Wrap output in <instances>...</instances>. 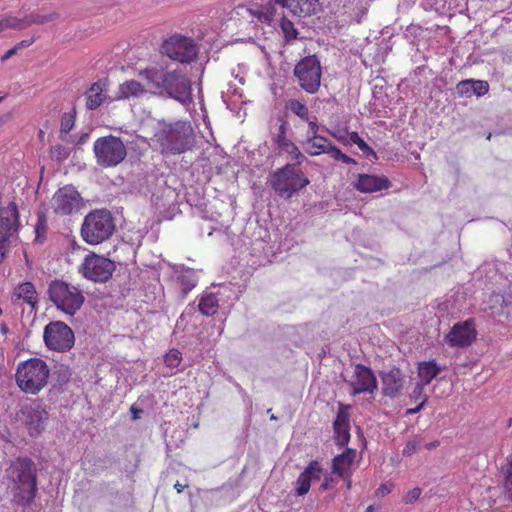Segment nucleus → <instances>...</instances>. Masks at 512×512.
Instances as JSON below:
<instances>
[{"label": "nucleus", "mask_w": 512, "mask_h": 512, "mask_svg": "<svg viewBox=\"0 0 512 512\" xmlns=\"http://www.w3.org/2000/svg\"><path fill=\"white\" fill-rule=\"evenodd\" d=\"M138 75L157 94L165 93L181 103L191 100V81L180 69L169 70L168 66H152L140 70Z\"/></svg>", "instance_id": "obj_1"}, {"label": "nucleus", "mask_w": 512, "mask_h": 512, "mask_svg": "<svg viewBox=\"0 0 512 512\" xmlns=\"http://www.w3.org/2000/svg\"><path fill=\"white\" fill-rule=\"evenodd\" d=\"M162 154L178 155L188 151L194 139L193 128L190 123L176 121L173 123H160L154 134Z\"/></svg>", "instance_id": "obj_2"}, {"label": "nucleus", "mask_w": 512, "mask_h": 512, "mask_svg": "<svg viewBox=\"0 0 512 512\" xmlns=\"http://www.w3.org/2000/svg\"><path fill=\"white\" fill-rule=\"evenodd\" d=\"M49 378L50 368L42 358L32 357L17 365L15 382L25 394L37 395L47 386Z\"/></svg>", "instance_id": "obj_3"}, {"label": "nucleus", "mask_w": 512, "mask_h": 512, "mask_svg": "<svg viewBox=\"0 0 512 512\" xmlns=\"http://www.w3.org/2000/svg\"><path fill=\"white\" fill-rule=\"evenodd\" d=\"M7 478L13 484L17 502H30L36 492V470L34 463L27 458H18L6 470Z\"/></svg>", "instance_id": "obj_4"}, {"label": "nucleus", "mask_w": 512, "mask_h": 512, "mask_svg": "<svg viewBox=\"0 0 512 512\" xmlns=\"http://www.w3.org/2000/svg\"><path fill=\"white\" fill-rule=\"evenodd\" d=\"M115 230L111 213L105 209L89 212L81 226V237L90 245H98L109 239Z\"/></svg>", "instance_id": "obj_5"}, {"label": "nucleus", "mask_w": 512, "mask_h": 512, "mask_svg": "<svg viewBox=\"0 0 512 512\" xmlns=\"http://www.w3.org/2000/svg\"><path fill=\"white\" fill-rule=\"evenodd\" d=\"M310 184V180L296 164L287 163L274 171L270 178L272 189L281 197L291 198Z\"/></svg>", "instance_id": "obj_6"}, {"label": "nucleus", "mask_w": 512, "mask_h": 512, "mask_svg": "<svg viewBox=\"0 0 512 512\" xmlns=\"http://www.w3.org/2000/svg\"><path fill=\"white\" fill-rule=\"evenodd\" d=\"M48 296L57 309L70 316L80 310L85 300L78 287L62 280H54L49 284Z\"/></svg>", "instance_id": "obj_7"}, {"label": "nucleus", "mask_w": 512, "mask_h": 512, "mask_svg": "<svg viewBox=\"0 0 512 512\" xmlns=\"http://www.w3.org/2000/svg\"><path fill=\"white\" fill-rule=\"evenodd\" d=\"M93 151L96 163L102 168L116 167L127 156V148L120 137L108 135L94 141Z\"/></svg>", "instance_id": "obj_8"}, {"label": "nucleus", "mask_w": 512, "mask_h": 512, "mask_svg": "<svg viewBox=\"0 0 512 512\" xmlns=\"http://www.w3.org/2000/svg\"><path fill=\"white\" fill-rule=\"evenodd\" d=\"M20 228L18 206L14 201L7 206L0 205V265L8 257L11 239L17 236Z\"/></svg>", "instance_id": "obj_9"}, {"label": "nucleus", "mask_w": 512, "mask_h": 512, "mask_svg": "<svg viewBox=\"0 0 512 512\" xmlns=\"http://www.w3.org/2000/svg\"><path fill=\"white\" fill-rule=\"evenodd\" d=\"M198 45L195 41L180 34L171 35L161 45L162 54L182 64H191L197 59Z\"/></svg>", "instance_id": "obj_10"}, {"label": "nucleus", "mask_w": 512, "mask_h": 512, "mask_svg": "<svg viewBox=\"0 0 512 512\" xmlns=\"http://www.w3.org/2000/svg\"><path fill=\"white\" fill-rule=\"evenodd\" d=\"M43 340L48 350L64 353L73 348L75 335L66 323L52 321L44 328Z\"/></svg>", "instance_id": "obj_11"}, {"label": "nucleus", "mask_w": 512, "mask_h": 512, "mask_svg": "<svg viewBox=\"0 0 512 512\" xmlns=\"http://www.w3.org/2000/svg\"><path fill=\"white\" fill-rule=\"evenodd\" d=\"M294 75L305 92L310 94L316 93L321 84L322 70L320 61L314 55L304 57L295 65Z\"/></svg>", "instance_id": "obj_12"}, {"label": "nucleus", "mask_w": 512, "mask_h": 512, "mask_svg": "<svg viewBox=\"0 0 512 512\" xmlns=\"http://www.w3.org/2000/svg\"><path fill=\"white\" fill-rule=\"evenodd\" d=\"M114 271L115 263L96 253L86 255L79 266V273L92 282H107Z\"/></svg>", "instance_id": "obj_13"}, {"label": "nucleus", "mask_w": 512, "mask_h": 512, "mask_svg": "<svg viewBox=\"0 0 512 512\" xmlns=\"http://www.w3.org/2000/svg\"><path fill=\"white\" fill-rule=\"evenodd\" d=\"M83 198L72 185L59 188L50 200V206L54 214L68 216L77 213L83 207Z\"/></svg>", "instance_id": "obj_14"}, {"label": "nucleus", "mask_w": 512, "mask_h": 512, "mask_svg": "<svg viewBox=\"0 0 512 512\" xmlns=\"http://www.w3.org/2000/svg\"><path fill=\"white\" fill-rule=\"evenodd\" d=\"M305 151L310 156L327 154L335 161H341L344 164H356V160L343 153L328 138L315 135L308 136L305 142Z\"/></svg>", "instance_id": "obj_15"}, {"label": "nucleus", "mask_w": 512, "mask_h": 512, "mask_svg": "<svg viewBox=\"0 0 512 512\" xmlns=\"http://www.w3.org/2000/svg\"><path fill=\"white\" fill-rule=\"evenodd\" d=\"M477 330L474 319H467L455 323L445 336V341L450 347L464 348L472 345L477 338Z\"/></svg>", "instance_id": "obj_16"}, {"label": "nucleus", "mask_w": 512, "mask_h": 512, "mask_svg": "<svg viewBox=\"0 0 512 512\" xmlns=\"http://www.w3.org/2000/svg\"><path fill=\"white\" fill-rule=\"evenodd\" d=\"M353 396L361 393L373 394L377 388L376 377L372 370L364 365L358 364L355 367L354 379L350 383Z\"/></svg>", "instance_id": "obj_17"}, {"label": "nucleus", "mask_w": 512, "mask_h": 512, "mask_svg": "<svg viewBox=\"0 0 512 512\" xmlns=\"http://www.w3.org/2000/svg\"><path fill=\"white\" fill-rule=\"evenodd\" d=\"M383 393L389 397L397 396L403 389L405 377L399 368L393 367L382 375Z\"/></svg>", "instance_id": "obj_18"}, {"label": "nucleus", "mask_w": 512, "mask_h": 512, "mask_svg": "<svg viewBox=\"0 0 512 512\" xmlns=\"http://www.w3.org/2000/svg\"><path fill=\"white\" fill-rule=\"evenodd\" d=\"M11 299L14 303L22 301L28 304L32 310L37 309L38 306V293L32 282L20 283L14 288Z\"/></svg>", "instance_id": "obj_19"}, {"label": "nucleus", "mask_w": 512, "mask_h": 512, "mask_svg": "<svg viewBox=\"0 0 512 512\" xmlns=\"http://www.w3.org/2000/svg\"><path fill=\"white\" fill-rule=\"evenodd\" d=\"M390 181L386 177L360 174L355 184V188L362 193H372L387 189Z\"/></svg>", "instance_id": "obj_20"}, {"label": "nucleus", "mask_w": 512, "mask_h": 512, "mask_svg": "<svg viewBox=\"0 0 512 512\" xmlns=\"http://www.w3.org/2000/svg\"><path fill=\"white\" fill-rule=\"evenodd\" d=\"M276 4L287 8L299 17H307L315 12L318 0H274Z\"/></svg>", "instance_id": "obj_21"}, {"label": "nucleus", "mask_w": 512, "mask_h": 512, "mask_svg": "<svg viewBox=\"0 0 512 512\" xmlns=\"http://www.w3.org/2000/svg\"><path fill=\"white\" fill-rule=\"evenodd\" d=\"M106 91L107 82L105 80L94 82L85 92L86 108L89 110L99 108L107 98Z\"/></svg>", "instance_id": "obj_22"}, {"label": "nucleus", "mask_w": 512, "mask_h": 512, "mask_svg": "<svg viewBox=\"0 0 512 512\" xmlns=\"http://www.w3.org/2000/svg\"><path fill=\"white\" fill-rule=\"evenodd\" d=\"M457 93L461 97L484 96L489 91V84L484 80L466 79L460 81L456 86Z\"/></svg>", "instance_id": "obj_23"}, {"label": "nucleus", "mask_w": 512, "mask_h": 512, "mask_svg": "<svg viewBox=\"0 0 512 512\" xmlns=\"http://www.w3.org/2000/svg\"><path fill=\"white\" fill-rule=\"evenodd\" d=\"M356 451L347 449L340 455H337L332 462V472L339 477H346L351 475Z\"/></svg>", "instance_id": "obj_24"}, {"label": "nucleus", "mask_w": 512, "mask_h": 512, "mask_svg": "<svg viewBox=\"0 0 512 512\" xmlns=\"http://www.w3.org/2000/svg\"><path fill=\"white\" fill-rule=\"evenodd\" d=\"M147 93L145 86L136 80H127L119 85L117 100H126L131 98H140Z\"/></svg>", "instance_id": "obj_25"}, {"label": "nucleus", "mask_w": 512, "mask_h": 512, "mask_svg": "<svg viewBox=\"0 0 512 512\" xmlns=\"http://www.w3.org/2000/svg\"><path fill=\"white\" fill-rule=\"evenodd\" d=\"M499 477L504 498L512 501V454L506 458Z\"/></svg>", "instance_id": "obj_26"}, {"label": "nucleus", "mask_w": 512, "mask_h": 512, "mask_svg": "<svg viewBox=\"0 0 512 512\" xmlns=\"http://www.w3.org/2000/svg\"><path fill=\"white\" fill-rule=\"evenodd\" d=\"M441 372V368L435 360L420 362L418 365V377L420 383L428 385Z\"/></svg>", "instance_id": "obj_27"}, {"label": "nucleus", "mask_w": 512, "mask_h": 512, "mask_svg": "<svg viewBox=\"0 0 512 512\" xmlns=\"http://www.w3.org/2000/svg\"><path fill=\"white\" fill-rule=\"evenodd\" d=\"M198 309L204 316H213L219 309V300L212 292H204L199 299Z\"/></svg>", "instance_id": "obj_28"}, {"label": "nucleus", "mask_w": 512, "mask_h": 512, "mask_svg": "<svg viewBox=\"0 0 512 512\" xmlns=\"http://www.w3.org/2000/svg\"><path fill=\"white\" fill-rule=\"evenodd\" d=\"M333 426L337 444L346 446L350 440L349 418H335Z\"/></svg>", "instance_id": "obj_29"}, {"label": "nucleus", "mask_w": 512, "mask_h": 512, "mask_svg": "<svg viewBox=\"0 0 512 512\" xmlns=\"http://www.w3.org/2000/svg\"><path fill=\"white\" fill-rule=\"evenodd\" d=\"M247 12L250 14V16L256 18L260 22L270 23L273 20L275 8L272 4L269 3L266 6L255 5L253 7L247 8Z\"/></svg>", "instance_id": "obj_30"}, {"label": "nucleus", "mask_w": 512, "mask_h": 512, "mask_svg": "<svg viewBox=\"0 0 512 512\" xmlns=\"http://www.w3.org/2000/svg\"><path fill=\"white\" fill-rule=\"evenodd\" d=\"M163 361L165 366L171 369V372L164 376H172L176 373L174 369L178 368L182 362V353L178 349L172 348L164 355Z\"/></svg>", "instance_id": "obj_31"}, {"label": "nucleus", "mask_w": 512, "mask_h": 512, "mask_svg": "<svg viewBox=\"0 0 512 512\" xmlns=\"http://www.w3.org/2000/svg\"><path fill=\"white\" fill-rule=\"evenodd\" d=\"M280 29L285 42L290 43L298 38L299 32L294 23L285 16L280 20Z\"/></svg>", "instance_id": "obj_32"}, {"label": "nucleus", "mask_w": 512, "mask_h": 512, "mask_svg": "<svg viewBox=\"0 0 512 512\" xmlns=\"http://www.w3.org/2000/svg\"><path fill=\"white\" fill-rule=\"evenodd\" d=\"M280 149L288 155V158L291 161H294L293 164H296V166L301 165L305 160V156L303 155V153L300 151L298 146L292 141L286 143V145Z\"/></svg>", "instance_id": "obj_33"}, {"label": "nucleus", "mask_w": 512, "mask_h": 512, "mask_svg": "<svg viewBox=\"0 0 512 512\" xmlns=\"http://www.w3.org/2000/svg\"><path fill=\"white\" fill-rule=\"evenodd\" d=\"M25 28V21L14 16H6L0 20V32L6 29L22 30Z\"/></svg>", "instance_id": "obj_34"}, {"label": "nucleus", "mask_w": 512, "mask_h": 512, "mask_svg": "<svg viewBox=\"0 0 512 512\" xmlns=\"http://www.w3.org/2000/svg\"><path fill=\"white\" fill-rule=\"evenodd\" d=\"M287 108L302 120L308 121L309 110L304 103L299 100L292 99L288 101Z\"/></svg>", "instance_id": "obj_35"}, {"label": "nucleus", "mask_w": 512, "mask_h": 512, "mask_svg": "<svg viewBox=\"0 0 512 512\" xmlns=\"http://www.w3.org/2000/svg\"><path fill=\"white\" fill-rule=\"evenodd\" d=\"M309 473L310 470H304L297 479L296 492L297 495L299 496L305 495L309 491L310 486L313 483V480L311 479V477H309Z\"/></svg>", "instance_id": "obj_36"}, {"label": "nucleus", "mask_w": 512, "mask_h": 512, "mask_svg": "<svg viewBox=\"0 0 512 512\" xmlns=\"http://www.w3.org/2000/svg\"><path fill=\"white\" fill-rule=\"evenodd\" d=\"M69 155H70L69 148H67L61 144L53 145L50 149V158L56 162H63L64 160H66L69 157Z\"/></svg>", "instance_id": "obj_37"}, {"label": "nucleus", "mask_w": 512, "mask_h": 512, "mask_svg": "<svg viewBox=\"0 0 512 512\" xmlns=\"http://www.w3.org/2000/svg\"><path fill=\"white\" fill-rule=\"evenodd\" d=\"M56 17L55 14H49V15H31L26 19H23L25 21L26 27L30 26L31 24H44L46 22L54 20Z\"/></svg>", "instance_id": "obj_38"}, {"label": "nucleus", "mask_w": 512, "mask_h": 512, "mask_svg": "<svg viewBox=\"0 0 512 512\" xmlns=\"http://www.w3.org/2000/svg\"><path fill=\"white\" fill-rule=\"evenodd\" d=\"M305 470H310L309 477H311L313 482L321 479L323 469L318 461L310 462Z\"/></svg>", "instance_id": "obj_39"}, {"label": "nucleus", "mask_w": 512, "mask_h": 512, "mask_svg": "<svg viewBox=\"0 0 512 512\" xmlns=\"http://www.w3.org/2000/svg\"><path fill=\"white\" fill-rule=\"evenodd\" d=\"M27 425L29 434L31 436L39 434L40 431L44 428L42 418H31V421Z\"/></svg>", "instance_id": "obj_40"}, {"label": "nucleus", "mask_w": 512, "mask_h": 512, "mask_svg": "<svg viewBox=\"0 0 512 512\" xmlns=\"http://www.w3.org/2000/svg\"><path fill=\"white\" fill-rule=\"evenodd\" d=\"M74 117L68 114H64L61 118V133H69L74 126Z\"/></svg>", "instance_id": "obj_41"}, {"label": "nucleus", "mask_w": 512, "mask_h": 512, "mask_svg": "<svg viewBox=\"0 0 512 512\" xmlns=\"http://www.w3.org/2000/svg\"><path fill=\"white\" fill-rule=\"evenodd\" d=\"M290 141L291 140L288 139L286 136V123H282L279 127V132L275 139V143L278 146V148H282L283 146L286 145V143H288Z\"/></svg>", "instance_id": "obj_42"}, {"label": "nucleus", "mask_w": 512, "mask_h": 512, "mask_svg": "<svg viewBox=\"0 0 512 512\" xmlns=\"http://www.w3.org/2000/svg\"><path fill=\"white\" fill-rule=\"evenodd\" d=\"M72 376L71 369L68 366H61L57 372L58 381L61 383H67Z\"/></svg>", "instance_id": "obj_43"}, {"label": "nucleus", "mask_w": 512, "mask_h": 512, "mask_svg": "<svg viewBox=\"0 0 512 512\" xmlns=\"http://www.w3.org/2000/svg\"><path fill=\"white\" fill-rule=\"evenodd\" d=\"M358 148L366 155L376 157V152L361 138L356 144Z\"/></svg>", "instance_id": "obj_44"}, {"label": "nucleus", "mask_w": 512, "mask_h": 512, "mask_svg": "<svg viewBox=\"0 0 512 512\" xmlns=\"http://www.w3.org/2000/svg\"><path fill=\"white\" fill-rule=\"evenodd\" d=\"M421 495V489L420 488H413L412 490L408 491L407 494L404 497L405 503H413L416 500L419 499Z\"/></svg>", "instance_id": "obj_45"}, {"label": "nucleus", "mask_w": 512, "mask_h": 512, "mask_svg": "<svg viewBox=\"0 0 512 512\" xmlns=\"http://www.w3.org/2000/svg\"><path fill=\"white\" fill-rule=\"evenodd\" d=\"M418 450V444L415 441H409L403 449L405 456H411Z\"/></svg>", "instance_id": "obj_46"}, {"label": "nucleus", "mask_w": 512, "mask_h": 512, "mask_svg": "<svg viewBox=\"0 0 512 512\" xmlns=\"http://www.w3.org/2000/svg\"><path fill=\"white\" fill-rule=\"evenodd\" d=\"M35 41V38H30V39H25V40H22L20 41L19 43H17L14 47L16 48L17 51L23 49V48H27V47H30Z\"/></svg>", "instance_id": "obj_47"}, {"label": "nucleus", "mask_w": 512, "mask_h": 512, "mask_svg": "<svg viewBox=\"0 0 512 512\" xmlns=\"http://www.w3.org/2000/svg\"><path fill=\"white\" fill-rule=\"evenodd\" d=\"M391 487H392V484H389V483L382 484L377 490V495L385 496V495L389 494L391 492Z\"/></svg>", "instance_id": "obj_48"}, {"label": "nucleus", "mask_w": 512, "mask_h": 512, "mask_svg": "<svg viewBox=\"0 0 512 512\" xmlns=\"http://www.w3.org/2000/svg\"><path fill=\"white\" fill-rule=\"evenodd\" d=\"M308 122V129H309V133L311 134L310 136H315V135H318V130H319V125L316 121H307Z\"/></svg>", "instance_id": "obj_49"}, {"label": "nucleus", "mask_w": 512, "mask_h": 512, "mask_svg": "<svg viewBox=\"0 0 512 512\" xmlns=\"http://www.w3.org/2000/svg\"><path fill=\"white\" fill-rule=\"evenodd\" d=\"M18 51L16 50L15 47H12L11 49H9L2 57H1V61L2 62H5L6 60L10 59L12 56H14Z\"/></svg>", "instance_id": "obj_50"}, {"label": "nucleus", "mask_w": 512, "mask_h": 512, "mask_svg": "<svg viewBox=\"0 0 512 512\" xmlns=\"http://www.w3.org/2000/svg\"><path fill=\"white\" fill-rule=\"evenodd\" d=\"M361 139V137L359 136V134L357 132H351L349 134V140L351 143L353 144H356V142Z\"/></svg>", "instance_id": "obj_51"}, {"label": "nucleus", "mask_w": 512, "mask_h": 512, "mask_svg": "<svg viewBox=\"0 0 512 512\" xmlns=\"http://www.w3.org/2000/svg\"><path fill=\"white\" fill-rule=\"evenodd\" d=\"M175 489L177 490L178 493H181L185 487H187L186 484H180L179 482H177L175 485H174Z\"/></svg>", "instance_id": "obj_52"}, {"label": "nucleus", "mask_w": 512, "mask_h": 512, "mask_svg": "<svg viewBox=\"0 0 512 512\" xmlns=\"http://www.w3.org/2000/svg\"><path fill=\"white\" fill-rule=\"evenodd\" d=\"M439 445L438 441L430 442L425 445V448L431 450Z\"/></svg>", "instance_id": "obj_53"}, {"label": "nucleus", "mask_w": 512, "mask_h": 512, "mask_svg": "<svg viewBox=\"0 0 512 512\" xmlns=\"http://www.w3.org/2000/svg\"><path fill=\"white\" fill-rule=\"evenodd\" d=\"M329 477H326L324 482L321 484V488L322 490H327L329 488Z\"/></svg>", "instance_id": "obj_54"}, {"label": "nucleus", "mask_w": 512, "mask_h": 512, "mask_svg": "<svg viewBox=\"0 0 512 512\" xmlns=\"http://www.w3.org/2000/svg\"><path fill=\"white\" fill-rule=\"evenodd\" d=\"M348 409H349V406H347V407L341 406L340 411L337 414V416L338 417L345 416L346 410H348Z\"/></svg>", "instance_id": "obj_55"}, {"label": "nucleus", "mask_w": 512, "mask_h": 512, "mask_svg": "<svg viewBox=\"0 0 512 512\" xmlns=\"http://www.w3.org/2000/svg\"><path fill=\"white\" fill-rule=\"evenodd\" d=\"M351 475L349 476H346V477H342L345 481H346V486L348 489L351 488V479H350Z\"/></svg>", "instance_id": "obj_56"}, {"label": "nucleus", "mask_w": 512, "mask_h": 512, "mask_svg": "<svg viewBox=\"0 0 512 512\" xmlns=\"http://www.w3.org/2000/svg\"><path fill=\"white\" fill-rule=\"evenodd\" d=\"M419 408L420 406L416 407V408H413V409H408L407 410V414H414V413H417L419 411Z\"/></svg>", "instance_id": "obj_57"}, {"label": "nucleus", "mask_w": 512, "mask_h": 512, "mask_svg": "<svg viewBox=\"0 0 512 512\" xmlns=\"http://www.w3.org/2000/svg\"><path fill=\"white\" fill-rule=\"evenodd\" d=\"M1 332H2V334H4V335L8 332V327H7V325H6V324H4V323L1 325Z\"/></svg>", "instance_id": "obj_58"}, {"label": "nucleus", "mask_w": 512, "mask_h": 512, "mask_svg": "<svg viewBox=\"0 0 512 512\" xmlns=\"http://www.w3.org/2000/svg\"><path fill=\"white\" fill-rule=\"evenodd\" d=\"M365 512H373V506H369V507H367V509L365 510Z\"/></svg>", "instance_id": "obj_59"}, {"label": "nucleus", "mask_w": 512, "mask_h": 512, "mask_svg": "<svg viewBox=\"0 0 512 512\" xmlns=\"http://www.w3.org/2000/svg\"><path fill=\"white\" fill-rule=\"evenodd\" d=\"M131 412H132V413H134V414H136L138 411L135 409V407H134V406H132V407H131Z\"/></svg>", "instance_id": "obj_60"}, {"label": "nucleus", "mask_w": 512, "mask_h": 512, "mask_svg": "<svg viewBox=\"0 0 512 512\" xmlns=\"http://www.w3.org/2000/svg\"><path fill=\"white\" fill-rule=\"evenodd\" d=\"M2 314H3V311H2V309L0 308V316H1Z\"/></svg>", "instance_id": "obj_61"}, {"label": "nucleus", "mask_w": 512, "mask_h": 512, "mask_svg": "<svg viewBox=\"0 0 512 512\" xmlns=\"http://www.w3.org/2000/svg\"><path fill=\"white\" fill-rule=\"evenodd\" d=\"M2 99H3V98H2V97H0V102L2 101Z\"/></svg>", "instance_id": "obj_62"}]
</instances>
